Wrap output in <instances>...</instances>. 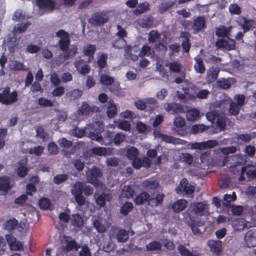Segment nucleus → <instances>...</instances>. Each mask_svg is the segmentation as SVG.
Returning <instances> with one entry per match:
<instances>
[{"label": "nucleus", "mask_w": 256, "mask_h": 256, "mask_svg": "<svg viewBox=\"0 0 256 256\" xmlns=\"http://www.w3.org/2000/svg\"><path fill=\"white\" fill-rule=\"evenodd\" d=\"M18 100V92L13 91L10 92L9 87L4 88L0 92V102L6 105H10L16 102Z\"/></svg>", "instance_id": "obj_1"}, {"label": "nucleus", "mask_w": 256, "mask_h": 256, "mask_svg": "<svg viewBox=\"0 0 256 256\" xmlns=\"http://www.w3.org/2000/svg\"><path fill=\"white\" fill-rule=\"evenodd\" d=\"M223 104L224 102L222 101H216L210 105V111L206 114V118L208 121L213 124L215 123L220 112H222L220 108Z\"/></svg>", "instance_id": "obj_2"}, {"label": "nucleus", "mask_w": 256, "mask_h": 256, "mask_svg": "<svg viewBox=\"0 0 256 256\" xmlns=\"http://www.w3.org/2000/svg\"><path fill=\"white\" fill-rule=\"evenodd\" d=\"M57 37L60 38L58 40L59 47L62 52H68L70 48V39L68 34L64 30H61L56 33Z\"/></svg>", "instance_id": "obj_3"}, {"label": "nucleus", "mask_w": 256, "mask_h": 256, "mask_svg": "<svg viewBox=\"0 0 256 256\" xmlns=\"http://www.w3.org/2000/svg\"><path fill=\"white\" fill-rule=\"evenodd\" d=\"M77 52V47L74 45L70 46L68 52H63L60 54L54 59V61L57 66H59L64 62L67 60L73 58Z\"/></svg>", "instance_id": "obj_4"}, {"label": "nucleus", "mask_w": 256, "mask_h": 256, "mask_svg": "<svg viewBox=\"0 0 256 256\" xmlns=\"http://www.w3.org/2000/svg\"><path fill=\"white\" fill-rule=\"evenodd\" d=\"M110 135L111 133L109 131L106 132L104 134V137L99 134L90 132L88 134V137L93 140L99 142L101 144L108 146L112 142Z\"/></svg>", "instance_id": "obj_5"}, {"label": "nucleus", "mask_w": 256, "mask_h": 256, "mask_svg": "<svg viewBox=\"0 0 256 256\" xmlns=\"http://www.w3.org/2000/svg\"><path fill=\"white\" fill-rule=\"evenodd\" d=\"M194 186L190 184L185 178H183L180 181L178 186L176 188V192L178 194L184 192L186 194H191L194 193Z\"/></svg>", "instance_id": "obj_6"}, {"label": "nucleus", "mask_w": 256, "mask_h": 256, "mask_svg": "<svg viewBox=\"0 0 256 256\" xmlns=\"http://www.w3.org/2000/svg\"><path fill=\"white\" fill-rule=\"evenodd\" d=\"M206 26V20L203 16H197L192 20V30L194 34L204 32Z\"/></svg>", "instance_id": "obj_7"}, {"label": "nucleus", "mask_w": 256, "mask_h": 256, "mask_svg": "<svg viewBox=\"0 0 256 256\" xmlns=\"http://www.w3.org/2000/svg\"><path fill=\"white\" fill-rule=\"evenodd\" d=\"M108 16L105 12H99L94 14L89 20V22L94 26H101L106 23Z\"/></svg>", "instance_id": "obj_8"}, {"label": "nucleus", "mask_w": 256, "mask_h": 256, "mask_svg": "<svg viewBox=\"0 0 256 256\" xmlns=\"http://www.w3.org/2000/svg\"><path fill=\"white\" fill-rule=\"evenodd\" d=\"M218 145V142L214 140H208L201 142H192L189 144L191 148L198 149L200 150L212 148Z\"/></svg>", "instance_id": "obj_9"}, {"label": "nucleus", "mask_w": 256, "mask_h": 256, "mask_svg": "<svg viewBox=\"0 0 256 256\" xmlns=\"http://www.w3.org/2000/svg\"><path fill=\"white\" fill-rule=\"evenodd\" d=\"M216 46L218 48H224L228 50L235 49L236 42L233 39L226 38V39H218L216 42Z\"/></svg>", "instance_id": "obj_10"}, {"label": "nucleus", "mask_w": 256, "mask_h": 256, "mask_svg": "<svg viewBox=\"0 0 256 256\" xmlns=\"http://www.w3.org/2000/svg\"><path fill=\"white\" fill-rule=\"evenodd\" d=\"M244 243L248 248L256 246V229L250 230L246 233Z\"/></svg>", "instance_id": "obj_11"}, {"label": "nucleus", "mask_w": 256, "mask_h": 256, "mask_svg": "<svg viewBox=\"0 0 256 256\" xmlns=\"http://www.w3.org/2000/svg\"><path fill=\"white\" fill-rule=\"evenodd\" d=\"M189 219L190 220H188L186 222L190 226L193 234L195 235H200L202 232L199 228L204 225V222L195 220L191 216H189Z\"/></svg>", "instance_id": "obj_12"}, {"label": "nucleus", "mask_w": 256, "mask_h": 256, "mask_svg": "<svg viewBox=\"0 0 256 256\" xmlns=\"http://www.w3.org/2000/svg\"><path fill=\"white\" fill-rule=\"evenodd\" d=\"M36 4L40 10L46 12H52L56 6L54 0H36Z\"/></svg>", "instance_id": "obj_13"}, {"label": "nucleus", "mask_w": 256, "mask_h": 256, "mask_svg": "<svg viewBox=\"0 0 256 256\" xmlns=\"http://www.w3.org/2000/svg\"><path fill=\"white\" fill-rule=\"evenodd\" d=\"M98 111V108L96 106H91L86 102H84L82 106L78 109V112L80 115L86 116L94 112Z\"/></svg>", "instance_id": "obj_14"}, {"label": "nucleus", "mask_w": 256, "mask_h": 256, "mask_svg": "<svg viewBox=\"0 0 256 256\" xmlns=\"http://www.w3.org/2000/svg\"><path fill=\"white\" fill-rule=\"evenodd\" d=\"M232 226L234 230L240 231L251 227V223L243 218H236L232 221Z\"/></svg>", "instance_id": "obj_15"}, {"label": "nucleus", "mask_w": 256, "mask_h": 256, "mask_svg": "<svg viewBox=\"0 0 256 256\" xmlns=\"http://www.w3.org/2000/svg\"><path fill=\"white\" fill-rule=\"evenodd\" d=\"M112 198V195L110 194L102 193L99 194L96 193L94 195V198L96 204L99 206L102 207L106 204V202H110Z\"/></svg>", "instance_id": "obj_16"}, {"label": "nucleus", "mask_w": 256, "mask_h": 256, "mask_svg": "<svg viewBox=\"0 0 256 256\" xmlns=\"http://www.w3.org/2000/svg\"><path fill=\"white\" fill-rule=\"evenodd\" d=\"M232 26L228 27L224 25H220L216 28V35L219 38H228L230 36Z\"/></svg>", "instance_id": "obj_17"}, {"label": "nucleus", "mask_w": 256, "mask_h": 256, "mask_svg": "<svg viewBox=\"0 0 256 256\" xmlns=\"http://www.w3.org/2000/svg\"><path fill=\"white\" fill-rule=\"evenodd\" d=\"M12 186L8 177L4 176L0 178V195L6 194Z\"/></svg>", "instance_id": "obj_18"}, {"label": "nucleus", "mask_w": 256, "mask_h": 256, "mask_svg": "<svg viewBox=\"0 0 256 256\" xmlns=\"http://www.w3.org/2000/svg\"><path fill=\"white\" fill-rule=\"evenodd\" d=\"M238 23L239 26H242L244 33L253 29L256 26V23L253 20H247L244 17L240 18Z\"/></svg>", "instance_id": "obj_19"}, {"label": "nucleus", "mask_w": 256, "mask_h": 256, "mask_svg": "<svg viewBox=\"0 0 256 256\" xmlns=\"http://www.w3.org/2000/svg\"><path fill=\"white\" fill-rule=\"evenodd\" d=\"M128 231L124 229H120L115 232L114 235L110 234V238H116L119 242H125L128 239Z\"/></svg>", "instance_id": "obj_20"}, {"label": "nucleus", "mask_w": 256, "mask_h": 256, "mask_svg": "<svg viewBox=\"0 0 256 256\" xmlns=\"http://www.w3.org/2000/svg\"><path fill=\"white\" fill-rule=\"evenodd\" d=\"M208 245L210 250L217 255H219L222 251V242L220 240H210L208 242Z\"/></svg>", "instance_id": "obj_21"}, {"label": "nucleus", "mask_w": 256, "mask_h": 256, "mask_svg": "<svg viewBox=\"0 0 256 256\" xmlns=\"http://www.w3.org/2000/svg\"><path fill=\"white\" fill-rule=\"evenodd\" d=\"M90 171V169L88 168ZM102 176V172L101 170L96 166H93L90 170V173H86V178L88 182L90 183H92L93 178H97Z\"/></svg>", "instance_id": "obj_22"}, {"label": "nucleus", "mask_w": 256, "mask_h": 256, "mask_svg": "<svg viewBox=\"0 0 256 256\" xmlns=\"http://www.w3.org/2000/svg\"><path fill=\"white\" fill-rule=\"evenodd\" d=\"M219 70L216 68H211L206 72V77L208 83L210 84L214 82L218 78Z\"/></svg>", "instance_id": "obj_23"}, {"label": "nucleus", "mask_w": 256, "mask_h": 256, "mask_svg": "<svg viewBox=\"0 0 256 256\" xmlns=\"http://www.w3.org/2000/svg\"><path fill=\"white\" fill-rule=\"evenodd\" d=\"M244 173L246 174L247 176L250 178H256V169L253 166H250V164H248L247 166L242 168L240 178H242V175Z\"/></svg>", "instance_id": "obj_24"}, {"label": "nucleus", "mask_w": 256, "mask_h": 256, "mask_svg": "<svg viewBox=\"0 0 256 256\" xmlns=\"http://www.w3.org/2000/svg\"><path fill=\"white\" fill-rule=\"evenodd\" d=\"M192 206L195 214L199 216L204 215L208 209L206 204L202 202L194 204Z\"/></svg>", "instance_id": "obj_25"}, {"label": "nucleus", "mask_w": 256, "mask_h": 256, "mask_svg": "<svg viewBox=\"0 0 256 256\" xmlns=\"http://www.w3.org/2000/svg\"><path fill=\"white\" fill-rule=\"evenodd\" d=\"M83 92L81 90L74 89L66 92V98L69 102H72L80 98Z\"/></svg>", "instance_id": "obj_26"}, {"label": "nucleus", "mask_w": 256, "mask_h": 256, "mask_svg": "<svg viewBox=\"0 0 256 256\" xmlns=\"http://www.w3.org/2000/svg\"><path fill=\"white\" fill-rule=\"evenodd\" d=\"M178 160L186 164L191 166L194 161V158L190 154L180 152L178 154Z\"/></svg>", "instance_id": "obj_27"}, {"label": "nucleus", "mask_w": 256, "mask_h": 256, "mask_svg": "<svg viewBox=\"0 0 256 256\" xmlns=\"http://www.w3.org/2000/svg\"><path fill=\"white\" fill-rule=\"evenodd\" d=\"M186 200L184 199H180L174 202L172 206V208L175 212H178L184 210L186 207Z\"/></svg>", "instance_id": "obj_28"}, {"label": "nucleus", "mask_w": 256, "mask_h": 256, "mask_svg": "<svg viewBox=\"0 0 256 256\" xmlns=\"http://www.w3.org/2000/svg\"><path fill=\"white\" fill-rule=\"evenodd\" d=\"M236 198V196L234 192H232V194H226L224 196L222 201V204L226 208L232 206V202Z\"/></svg>", "instance_id": "obj_29"}, {"label": "nucleus", "mask_w": 256, "mask_h": 256, "mask_svg": "<svg viewBox=\"0 0 256 256\" xmlns=\"http://www.w3.org/2000/svg\"><path fill=\"white\" fill-rule=\"evenodd\" d=\"M158 137L160 138L162 140L166 142L176 144H182V140L180 139L175 138L170 136H168L164 134H158Z\"/></svg>", "instance_id": "obj_30"}, {"label": "nucleus", "mask_w": 256, "mask_h": 256, "mask_svg": "<svg viewBox=\"0 0 256 256\" xmlns=\"http://www.w3.org/2000/svg\"><path fill=\"white\" fill-rule=\"evenodd\" d=\"M247 157L240 154H234L232 156V164L234 166L243 165L246 162Z\"/></svg>", "instance_id": "obj_31"}, {"label": "nucleus", "mask_w": 256, "mask_h": 256, "mask_svg": "<svg viewBox=\"0 0 256 256\" xmlns=\"http://www.w3.org/2000/svg\"><path fill=\"white\" fill-rule=\"evenodd\" d=\"M194 60L196 61L194 66V70L199 74H204L206 70V68L202 60L200 58H195Z\"/></svg>", "instance_id": "obj_32"}, {"label": "nucleus", "mask_w": 256, "mask_h": 256, "mask_svg": "<svg viewBox=\"0 0 256 256\" xmlns=\"http://www.w3.org/2000/svg\"><path fill=\"white\" fill-rule=\"evenodd\" d=\"M84 183L82 182H76L72 186L71 189L72 194L74 195L82 194Z\"/></svg>", "instance_id": "obj_33"}, {"label": "nucleus", "mask_w": 256, "mask_h": 256, "mask_svg": "<svg viewBox=\"0 0 256 256\" xmlns=\"http://www.w3.org/2000/svg\"><path fill=\"white\" fill-rule=\"evenodd\" d=\"M145 56H149L152 58H154L155 56L154 50L150 46L146 45L142 47L139 53V56L140 57H143Z\"/></svg>", "instance_id": "obj_34"}, {"label": "nucleus", "mask_w": 256, "mask_h": 256, "mask_svg": "<svg viewBox=\"0 0 256 256\" xmlns=\"http://www.w3.org/2000/svg\"><path fill=\"white\" fill-rule=\"evenodd\" d=\"M74 200L76 203V208L78 210H82V206L86 205L88 202L82 194L74 196Z\"/></svg>", "instance_id": "obj_35"}, {"label": "nucleus", "mask_w": 256, "mask_h": 256, "mask_svg": "<svg viewBox=\"0 0 256 256\" xmlns=\"http://www.w3.org/2000/svg\"><path fill=\"white\" fill-rule=\"evenodd\" d=\"M150 198V195L146 192H142L139 194L134 199V202L137 205L144 204Z\"/></svg>", "instance_id": "obj_36"}, {"label": "nucleus", "mask_w": 256, "mask_h": 256, "mask_svg": "<svg viewBox=\"0 0 256 256\" xmlns=\"http://www.w3.org/2000/svg\"><path fill=\"white\" fill-rule=\"evenodd\" d=\"M170 70L174 72H182L183 66L182 64L177 62L168 63L166 65Z\"/></svg>", "instance_id": "obj_37"}, {"label": "nucleus", "mask_w": 256, "mask_h": 256, "mask_svg": "<svg viewBox=\"0 0 256 256\" xmlns=\"http://www.w3.org/2000/svg\"><path fill=\"white\" fill-rule=\"evenodd\" d=\"M142 186L146 189H155L158 186V184L157 180L150 179L142 182Z\"/></svg>", "instance_id": "obj_38"}, {"label": "nucleus", "mask_w": 256, "mask_h": 256, "mask_svg": "<svg viewBox=\"0 0 256 256\" xmlns=\"http://www.w3.org/2000/svg\"><path fill=\"white\" fill-rule=\"evenodd\" d=\"M30 24V22H26L25 24H18L14 26L13 32L14 34L24 32Z\"/></svg>", "instance_id": "obj_39"}, {"label": "nucleus", "mask_w": 256, "mask_h": 256, "mask_svg": "<svg viewBox=\"0 0 256 256\" xmlns=\"http://www.w3.org/2000/svg\"><path fill=\"white\" fill-rule=\"evenodd\" d=\"M180 105L175 102L166 104L164 108L168 112H172V114L178 112L180 111Z\"/></svg>", "instance_id": "obj_40"}, {"label": "nucleus", "mask_w": 256, "mask_h": 256, "mask_svg": "<svg viewBox=\"0 0 256 256\" xmlns=\"http://www.w3.org/2000/svg\"><path fill=\"white\" fill-rule=\"evenodd\" d=\"M240 107L238 105L236 104L235 102H234L232 99L230 102V107L228 109V112L230 114L233 116H236L240 112Z\"/></svg>", "instance_id": "obj_41"}, {"label": "nucleus", "mask_w": 256, "mask_h": 256, "mask_svg": "<svg viewBox=\"0 0 256 256\" xmlns=\"http://www.w3.org/2000/svg\"><path fill=\"white\" fill-rule=\"evenodd\" d=\"M147 110H153L156 106L158 100L154 98H148L144 100Z\"/></svg>", "instance_id": "obj_42"}, {"label": "nucleus", "mask_w": 256, "mask_h": 256, "mask_svg": "<svg viewBox=\"0 0 256 256\" xmlns=\"http://www.w3.org/2000/svg\"><path fill=\"white\" fill-rule=\"evenodd\" d=\"M106 113L108 117L110 118L114 117V116L116 114L117 108L113 100H110L109 102V104L107 108Z\"/></svg>", "instance_id": "obj_43"}, {"label": "nucleus", "mask_w": 256, "mask_h": 256, "mask_svg": "<svg viewBox=\"0 0 256 256\" xmlns=\"http://www.w3.org/2000/svg\"><path fill=\"white\" fill-rule=\"evenodd\" d=\"M110 149L104 147H94L92 149V152L99 156H105L108 154Z\"/></svg>", "instance_id": "obj_44"}, {"label": "nucleus", "mask_w": 256, "mask_h": 256, "mask_svg": "<svg viewBox=\"0 0 256 256\" xmlns=\"http://www.w3.org/2000/svg\"><path fill=\"white\" fill-rule=\"evenodd\" d=\"M72 163L74 168L79 172L82 171L85 166L84 161L82 158L72 160Z\"/></svg>", "instance_id": "obj_45"}, {"label": "nucleus", "mask_w": 256, "mask_h": 256, "mask_svg": "<svg viewBox=\"0 0 256 256\" xmlns=\"http://www.w3.org/2000/svg\"><path fill=\"white\" fill-rule=\"evenodd\" d=\"M80 246L74 240H66V245L64 246V250L70 252L72 250H77Z\"/></svg>", "instance_id": "obj_46"}, {"label": "nucleus", "mask_w": 256, "mask_h": 256, "mask_svg": "<svg viewBox=\"0 0 256 256\" xmlns=\"http://www.w3.org/2000/svg\"><path fill=\"white\" fill-rule=\"evenodd\" d=\"M138 150L137 148L133 146L128 148L126 152V156L128 159L132 160L137 157Z\"/></svg>", "instance_id": "obj_47"}, {"label": "nucleus", "mask_w": 256, "mask_h": 256, "mask_svg": "<svg viewBox=\"0 0 256 256\" xmlns=\"http://www.w3.org/2000/svg\"><path fill=\"white\" fill-rule=\"evenodd\" d=\"M216 84L219 88L224 90H226L229 88L231 86V82H230V80L224 78L218 80L216 82Z\"/></svg>", "instance_id": "obj_48"}, {"label": "nucleus", "mask_w": 256, "mask_h": 256, "mask_svg": "<svg viewBox=\"0 0 256 256\" xmlns=\"http://www.w3.org/2000/svg\"><path fill=\"white\" fill-rule=\"evenodd\" d=\"M200 116V112L196 109L188 110L186 114V119L189 121H194L196 120Z\"/></svg>", "instance_id": "obj_49"}, {"label": "nucleus", "mask_w": 256, "mask_h": 256, "mask_svg": "<svg viewBox=\"0 0 256 256\" xmlns=\"http://www.w3.org/2000/svg\"><path fill=\"white\" fill-rule=\"evenodd\" d=\"M36 136L40 138L43 142H46L48 140V134L44 131L42 126H38L36 128Z\"/></svg>", "instance_id": "obj_50"}, {"label": "nucleus", "mask_w": 256, "mask_h": 256, "mask_svg": "<svg viewBox=\"0 0 256 256\" xmlns=\"http://www.w3.org/2000/svg\"><path fill=\"white\" fill-rule=\"evenodd\" d=\"M149 5L147 2H142L138 4L136 9L134 10V13L136 15L146 12L148 9Z\"/></svg>", "instance_id": "obj_51"}, {"label": "nucleus", "mask_w": 256, "mask_h": 256, "mask_svg": "<svg viewBox=\"0 0 256 256\" xmlns=\"http://www.w3.org/2000/svg\"><path fill=\"white\" fill-rule=\"evenodd\" d=\"M12 68L13 70H28V68L26 66L24 65L22 63L16 60H14L11 63Z\"/></svg>", "instance_id": "obj_52"}, {"label": "nucleus", "mask_w": 256, "mask_h": 256, "mask_svg": "<svg viewBox=\"0 0 256 256\" xmlns=\"http://www.w3.org/2000/svg\"><path fill=\"white\" fill-rule=\"evenodd\" d=\"M93 226L98 232L103 233L106 231V226L100 220L95 219L93 220Z\"/></svg>", "instance_id": "obj_53"}, {"label": "nucleus", "mask_w": 256, "mask_h": 256, "mask_svg": "<svg viewBox=\"0 0 256 256\" xmlns=\"http://www.w3.org/2000/svg\"><path fill=\"white\" fill-rule=\"evenodd\" d=\"M126 44V42L124 38H118L114 40L112 43L113 46L118 49L124 48L127 46Z\"/></svg>", "instance_id": "obj_54"}, {"label": "nucleus", "mask_w": 256, "mask_h": 256, "mask_svg": "<svg viewBox=\"0 0 256 256\" xmlns=\"http://www.w3.org/2000/svg\"><path fill=\"white\" fill-rule=\"evenodd\" d=\"M209 128L208 126H206L203 124H194L192 126L191 128L192 133L196 134L197 133L202 132L204 130H208Z\"/></svg>", "instance_id": "obj_55"}, {"label": "nucleus", "mask_w": 256, "mask_h": 256, "mask_svg": "<svg viewBox=\"0 0 256 256\" xmlns=\"http://www.w3.org/2000/svg\"><path fill=\"white\" fill-rule=\"evenodd\" d=\"M228 119L225 116L219 115L215 123L216 124L220 130H222L226 128V121Z\"/></svg>", "instance_id": "obj_56"}, {"label": "nucleus", "mask_w": 256, "mask_h": 256, "mask_svg": "<svg viewBox=\"0 0 256 256\" xmlns=\"http://www.w3.org/2000/svg\"><path fill=\"white\" fill-rule=\"evenodd\" d=\"M69 176L67 174H61L56 175L54 177L53 182L56 184H59L67 180Z\"/></svg>", "instance_id": "obj_57"}, {"label": "nucleus", "mask_w": 256, "mask_h": 256, "mask_svg": "<svg viewBox=\"0 0 256 256\" xmlns=\"http://www.w3.org/2000/svg\"><path fill=\"white\" fill-rule=\"evenodd\" d=\"M134 194V191L131 187L128 186H124L122 190V196L126 198H130Z\"/></svg>", "instance_id": "obj_58"}, {"label": "nucleus", "mask_w": 256, "mask_h": 256, "mask_svg": "<svg viewBox=\"0 0 256 256\" xmlns=\"http://www.w3.org/2000/svg\"><path fill=\"white\" fill-rule=\"evenodd\" d=\"M44 148L42 146H34L28 150V153L30 154H34L36 156H40L44 152Z\"/></svg>", "instance_id": "obj_59"}, {"label": "nucleus", "mask_w": 256, "mask_h": 256, "mask_svg": "<svg viewBox=\"0 0 256 256\" xmlns=\"http://www.w3.org/2000/svg\"><path fill=\"white\" fill-rule=\"evenodd\" d=\"M133 208V205L132 202H126L124 205L120 208V212L126 216L130 212Z\"/></svg>", "instance_id": "obj_60"}, {"label": "nucleus", "mask_w": 256, "mask_h": 256, "mask_svg": "<svg viewBox=\"0 0 256 256\" xmlns=\"http://www.w3.org/2000/svg\"><path fill=\"white\" fill-rule=\"evenodd\" d=\"M114 82V78L107 74H102L100 78V82L104 85L112 84Z\"/></svg>", "instance_id": "obj_61"}, {"label": "nucleus", "mask_w": 256, "mask_h": 256, "mask_svg": "<svg viewBox=\"0 0 256 256\" xmlns=\"http://www.w3.org/2000/svg\"><path fill=\"white\" fill-rule=\"evenodd\" d=\"M86 130V127L84 128V129H81L78 127H76L71 130V134L74 136L82 138L84 135L85 130Z\"/></svg>", "instance_id": "obj_62"}, {"label": "nucleus", "mask_w": 256, "mask_h": 256, "mask_svg": "<svg viewBox=\"0 0 256 256\" xmlns=\"http://www.w3.org/2000/svg\"><path fill=\"white\" fill-rule=\"evenodd\" d=\"M96 50V46L94 44H88L84 48V52L86 56H93Z\"/></svg>", "instance_id": "obj_63"}, {"label": "nucleus", "mask_w": 256, "mask_h": 256, "mask_svg": "<svg viewBox=\"0 0 256 256\" xmlns=\"http://www.w3.org/2000/svg\"><path fill=\"white\" fill-rule=\"evenodd\" d=\"M126 139V136L122 132L116 134L113 138V142L116 145H119Z\"/></svg>", "instance_id": "obj_64"}]
</instances>
